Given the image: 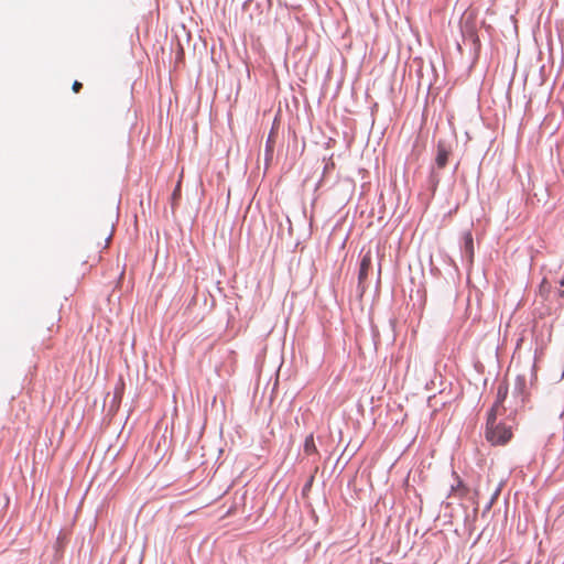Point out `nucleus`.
I'll return each instance as SVG.
<instances>
[{"label":"nucleus","instance_id":"obj_9","mask_svg":"<svg viewBox=\"0 0 564 564\" xmlns=\"http://www.w3.org/2000/svg\"><path fill=\"white\" fill-rule=\"evenodd\" d=\"M267 151L272 153L273 151V141H271V137L269 138L268 142H267Z\"/></svg>","mask_w":564,"mask_h":564},{"label":"nucleus","instance_id":"obj_3","mask_svg":"<svg viewBox=\"0 0 564 564\" xmlns=\"http://www.w3.org/2000/svg\"><path fill=\"white\" fill-rule=\"evenodd\" d=\"M452 153L451 147L443 140L437 142L435 163L438 169H444Z\"/></svg>","mask_w":564,"mask_h":564},{"label":"nucleus","instance_id":"obj_8","mask_svg":"<svg viewBox=\"0 0 564 564\" xmlns=\"http://www.w3.org/2000/svg\"><path fill=\"white\" fill-rule=\"evenodd\" d=\"M465 239H466V246L471 248L473 247V237H471V235L467 234Z\"/></svg>","mask_w":564,"mask_h":564},{"label":"nucleus","instance_id":"obj_11","mask_svg":"<svg viewBox=\"0 0 564 564\" xmlns=\"http://www.w3.org/2000/svg\"><path fill=\"white\" fill-rule=\"evenodd\" d=\"M560 295H561V296H564V291H562V292L560 293Z\"/></svg>","mask_w":564,"mask_h":564},{"label":"nucleus","instance_id":"obj_1","mask_svg":"<svg viewBox=\"0 0 564 564\" xmlns=\"http://www.w3.org/2000/svg\"><path fill=\"white\" fill-rule=\"evenodd\" d=\"M508 394V387L506 383H500L497 388V397L494 405L488 412L486 425V438L492 445H505L512 437V431L506 424L497 423V416L506 412L502 403Z\"/></svg>","mask_w":564,"mask_h":564},{"label":"nucleus","instance_id":"obj_7","mask_svg":"<svg viewBox=\"0 0 564 564\" xmlns=\"http://www.w3.org/2000/svg\"><path fill=\"white\" fill-rule=\"evenodd\" d=\"M82 87H83V84H82L80 82H78V80H75V82L73 83L72 89H73V91H74L75 94H77V93H79V91H80Z\"/></svg>","mask_w":564,"mask_h":564},{"label":"nucleus","instance_id":"obj_10","mask_svg":"<svg viewBox=\"0 0 564 564\" xmlns=\"http://www.w3.org/2000/svg\"><path fill=\"white\" fill-rule=\"evenodd\" d=\"M561 285L564 286V279L561 281Z\"/></svg>","mask_w":564,"mask_h":564},{"label":"nucleus","instance_id":"obj_2","mask_svg":"<svg viewBox=\"0 0 564 564\" xmlns=\"http://www.w3.org/2000/svg\"><path fill=\"white\" fill-rule=\"evenodd\" d=\"M112 235V225H107L102 228H94L88 234L85 246L88 251H91L93 264H96L101 260L100 252L109 247Z\"/></svg>","mask_w":564,"mask_h":564},{"label":"nucleus","instance_id":"obj_5","mask_svg":"<svg viewBox=\"0 0 564 564\" xmlns=\"http://www.w3.org/2000/svg\"><path fill=\"white\" fill-rule=\"evenodd\" d=\"M451 492L455 497L464 498L468 494V488L463 484V481L459 478H457V484L452 485Z\"/></svg>","mask_w":564,"mask_h":564},{"label":"nucleus","instance_id":"obj_4","mask_svg":"<svg viewBox=\"0 0 564 564\" xmlns=\"http://www.w3.org/2000/svg\"><path fill=\"white\" fill-rule=\"evenodd\" d=\"M371 262H372V254H371V251L368 250L367 252L364 253L362 258H361V262H360V268H359V273H358V281H359V284H364L368 278V272L371 268Z\"/></svg>","mask_w":564,"mask_h":564},{"label":"nucleus","instance_id":"obj_6","mask_svg":"<svg viewBox=\"0 0 564 564\" xmlns=\"http://www.w3.org/2000/svg\"><path fill=\"white\" fill-rule=\"evenodd\" d=\"M304 452L307 455H312V454H316L317 453V448H316V445H315V442H314L313 434H310L308 436H306V438L304 441Z\"/></svg>","mask_w":564,"mask_h":564}]
</instances>
